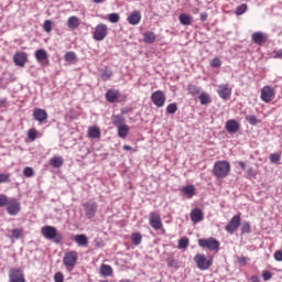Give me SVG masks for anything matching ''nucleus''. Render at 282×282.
Here are the masks:
<instances>
[{
  "label": "nucleus",
  "instance_id": "864d4df0",
  "mask_svg": "<svg viewBox=\"0 0 282 282\" xmlns=\"http://www.w3.org/2000/svg\"><path fill=\"white\" fill-rule=\"evenodd\" d=\"M262 279L263 281H270V279H272V272L267 270L262 271Z\"/></svg>",
  "mask_w": 282,
  "mask_h": 282
},
{
  "label": "nucleus",
  "instance_id": "72a5a7b5",
  "mask_svg": "<svg viewBox=\"0 0 282 282\" xmlns=\"http://www.w3.org/2000/svg\"><path fill=\"white\" fill-rule=\"evenodd\" d=\"M21 235H23V229L15 228L11 230V235L8 236L9 239H21Z\"/></svg>",
  "mask_w": 282,
  "mask_h": 282
},
{
  "label": "nucleus",
  "instance_id": "338daca9",
  "mask_svg": "<svg viewBox=\"0 0 282 282\" xmlns=\"http://www.w3.org/2000/svg\"><path fill=\"white\" fill-rule=\"evenodd\" d=\"M123 151H131V145H123Z\"/></svg>",
  "mask_w": 282,
  "mask_h": 282
},
{
  "label": "nucleus",
  "instance_id": "0eeeda50",
  "mask_svg": "<svg viewBox=\"0 0 282 282\" xmlns=\"http://www.w3.org/2000/svg\"><path fill=\"white\" fill-rule=\"evenodd\" d=\"M7 213L11 217L17 216L18 213H21V203L14 198H9V203L7 204Z\"/></svg>",
  "mask_w": 282,
  "mask_h": 282
},
{
  "label": "nucleus",
  "instance_id": "9b49d317",
  "mask_svg": "<svg viewBox=\"0 0 282 282\" xmlns=\"http://www.w3.org/2000/svg\"><path fill=\"white\" fill-rule=\"evenodd\" d=\"M9 282H25L23 269L13 268L9 271Z\"/></svg>",
  "mask_w": 282,
  "mask_h": 282
},
{
  "label": "nucleus",
  "instance_id": "e2e57ef3",
  "mask_svg": "<svg viewBox=\"0 0 282 282\" xmlns=\"http://www.w3.org/2000/svg\"><path fill=\"white\" fill-rule=\"evenodd\" d=\"M249 259L247 257H240L238 258V262L239 263H246V261H248Z\"/></svg>",
  "mask_w": 282,
  "mask_h": 282
},
{
  "label": "nucleus",
  "instance_id": "a878e982",
  "mask_svg": "<svg viewBox=\"0 0 282 282\" xmlns=\"http://www.w3.org/2000/svg\"><path fill=\"white\" fill-rule=\"evenodd\" d=\"M195 185H186L182 188V193L185 195V197H188L189 199L192 197H195Z\"/></svg>",
  "mask_w": 282,
  "mask_h": 282
},
{
  "label": "nucleus",
  "instance_id": "de8ad7c7",
  "mask_svg": "<svg viewBox=\"0 0 282 282\" xmlns=\"http://www.w3.org/2000/svg\"><path fill=\"white\" fill-rule=\"evenodd\" d=\"M108 20L110 23H118V21H120V15L118 13H110Z\"/></svg>",
  "mask_w": 282,
  "mask_h": 282
},
{
  "label": "nucleus",
  "instance_id": "2eb2a0df",
  "mask_svg": "<svg viewBox=\"0 0 282 282\" xmlns=\"http://www.w3.org/2000/svg\"><path fill=\"white\" fill-rule=\"evenodd\" d=\"M13 62L18 67H25V63H28V53L18 52L13 55Z\"/></svg>",
  "mask_w": 282,
  "mask_h": 282
},
{
  "label": "nucleus",
  "instance_id": "f8f14e48",
  "mask_svg": "<svg viewBox=\"0 0 282 282\" xmlns=\"http://www.w3.org/2000/svg\"><path fill=\"white\" fill-rule=\"evenodd\" d=\"M217 94L221 100H228L232 96V88L228 84H220L218 85Z\"/></svg>",
  "mask_w": 282,
  "mask_h": 282
},
{
  "label": "nucleus",
  "instance_id": "5fc2aeb1",
  "mask_svg": "<svg viewBox=\"0 0 282 282\" xmlns=\"http://www.w3.org/2000/svg\"><path fill=\"white\" fill-rule=\"evenodd\" d=\"M254 169H252V167H249L248 170H247V173H246V177H247V180H252V177H254Z\"/></svg>",
  "mask_w": 282,
  "mask_h": 282
},
{
  "label": "nucleus",
  "instance_id": "c03bdc74",
  "mask_svg": "<svg viewBox=\"0 0 282 282\" xmlns=\"http://www.w3.org/2000/svg\"><path fill=\"white\" fill-rule=\"evenodd\" d=\"M9 202H10V198H8L7 195L0 194V208L8 206Z\"/></svg>",
  "mask_w": 282,
  "mask_h": 282
},
{
  "label": "nucleus",
  "instance_id": "f03ea898",
  "mask_svg": "<svg viewBox=\"0 0 282 282\" xmlns=\"http://www.w3.org/2000/svg\"><path fill=\"white\" fill-rule=\"evenodd\" d=\"M41 232L45 239L54 241L55 243H61L63 241V235L56 230V227L44 226Z\"/></svg>",
  "mask_w": 282,
  "mask_h": 282
},
{
  "label": "nucleus",
  "instance_id": "7c9ffc66",
  "mask_svg": "<svg viewBox=\"0 0 282 282\" xmlns=\"http://www.w3.org/2000/svg\"><path fill=\"white\" fill-rule=\"evenodd\" d=\"M124 122H126V119L122 115H117V116H113L112 118V124L117 128L124 126Z\"/></svg>",
  "mask_w": 282,
  "mask_h": 282
},
{
  "label": "nucleus",
  "instance_id": "20e7f679",
  "mask_svg": "<svg viewBox=\"0 0 282 282\" xmlns=\"http://www.w3.org/2000/svg\"><path fill=\"white\" fill-rule=\"evenodd\" d=\"M63 263L68 270L69 268L74 269L76 263H78V252H76L75 250L66 252L63 258Z\"/></svg>",
  "mask_w": 282,
  "mask_h": 282
},
{
  "label": "nucleus",
  "instance_id": "bb28decb",
  "mask_svg": "<svg viewBox=\"0 0 282 282\" xmlns=\"http://www.w3.org/2000/svg\"><path fill=\"white\" fill-rule=\"evenodd\" d=\"M74 239L76 243L82 247H87L89 243V239H87V236L84 234L76 235Z\"/></svg>",
  "mask_w": 282,
  "mask_h": 282
},
{
  "label": "nucleus",
  "instance_id": "f704fd0d",
  "mask_svg": "<svg viewBox=\"0 0 282 282\" xmlns=\"http://www.w3.org/2000/svg\"><path fill=\"white\" fill-rule=\"evenodd\" d=\"M246 12H248V4L242 3L236 8L235 14L241 17V14H246Z\"/></svg>",
  "mask_w": 282,
  "mask_h": 282
},
{
  "label": "nucleus",
  "instance_id": "c9c22d12",
  "mask_svg": "<svg viewBox=\"0 0 282 282\" xmlns=\"http://www.w3.org/2000/svg\"><path fill=\"white\" fill-rule=\"evenodd\" d=\"M131 241L133 246H140V243H142V234L140 232L132 234Z\"/></svg>",
  "mask_w": 282,
  "mask_h": 282
},
{
  "label": "nucleus",
  "instance_id": "412c9836",
  "mask_svg": "<svg viewBox=\"0 0 282 282\" xmlns=\"http://www.w3.org/2000/svg\"><path fill=\"white\" fill-rule=\"evenodd\" d=\"M155 39H158V36L153 31H147L143 33V41L148 45H153V43H155Z\"/></svg>",
  "mask_w": 282,
  "mask_h": 282
},
{
  "label": "nucleus",
  "instance_id": "aec40b11",
  "mask_svg": "<svg viewBox=\"0 0 282 282\" xmlns=\"http://www.w3.org/2000/svg\"><path fill=\"white\" fill-rule=\"evenodd\" d=\"M120 98V91L116 90V89H109L106 93V100L108 102H116V100H118Z\"/></svg>",
  "mask_w": 282,
  "mask_h": 282
},
{
  "label": "nucleus",
  "instance_id": "4c0bfd02",
  "mask_svg": "<svg viewBox=\"0 0 282 282\" xmlns=\"http://www.w3.org/2000/svg\"><path fill=\"white\" fill-rule=\"evenodd\" d=\"M241 232L242 235H250V232H252V227L250 226V223L248 221L242 223Z\"/></svg>",
  "mask_w": 282,
  "mask_h": 282
},
{
  "label": "nucleus",
  "instance_id": "473e14b6",
  "mask_svg": "<svg viewBox=\"0 0 282 282\" xmlns=\"http://www.w3.org/2000/svg\"><path fill=\"white\" fill-rule=\"evenodd\" d=\"M187 91L188 94H191V96H199V94L202 93V88L199 86L191 84L187 87Z\"/></svg>",
  "mask_w": 282,
  "mask_h": 282
},
{
  "label": "nucleus",
  "instance_id": "9d476101",
  "mask_svg": "<svg viewBox=\"0 0 282 282\" xmlns=\"http://www.w3.org/2000/svg\"><path fill=\"white\" fill-rule=\"evenodd\" d=\"M241 226V216L235 215L230 221L226 225L225 230L229 232V235H235V231Z\"/></svg>",
  "mask_w": 282,
  "mask_h": 282
},
{
  "label": "nucleus",
  "instance_id": "774afa93",
  "mask_svg": "<svg viewBox=\"0 0 282 282\" xmlns=\"http://www.w3.org/2000/svg\"><path fill=\"white\" fill-rule=\"evenodd\" d=\"M94 3H105V0H94Z\"/></svg>",
  "mask_w": 282,
  "mask_h": 282
},
{
  "label": "nucleus",
  "instance_id": "603ef678",
  "mask_svg": "<svg viewBox=\"0 0 282 282\" xmlns=\"http://www.w3.org/2000/svg\"><path fill=\"white\" fill-rule=\"evenodd\" d=\"M54 281L55 282H64L65 281V275H63L62 272H57L54 274Z\"/></svg>",
  "mask_w": 282,
  "mask_h": 282
},
{
  "label": "nucleus",
  "instance_id": "ddd939ff",
  "mask_svg": "<svg viewBox=\"0 0 282 282\" xmlns=\"http://www.w3.org/2000/svg\"><path fill=\"white\" fill-rule=\"evenodd\" d=\"M260 98L262 102H272L274 100V88L270 86L262 87Z\"/></svg>",
  "mask_w": 282,
  "mask_h": 282
},
{
  "label": "nucleus",
  "instance_id": "37998d69",
  "mask_svg": "<svg viewBox=\"0 0 282 282\" xmlns=\"http://www.w3.org/2000/svg\"><path fill=\"white\" fill-rule=\"evenodd\" d=\"M177 112V104L173 102L167 105L166 107V113L173 115Z\"/></svg>",
  "mask_w": 282,
  "mask_h": 282
},
{
  "label": "nucleus",
  "instance_id": "a211bd4d",
  "mask_svg": "<svg viewBox=\"0 0 282 282\" xmlns=\"http://www.w3.org/2000/svg\"><path fill=\"white\" fill-rule=\"evenodd\" d=\"M225 129L231 134L237 133V131H239V121L229 119L225 124Z\"/></svg>",
  "mask_w": 282,
  "mask_h": 282
},
{
  "label": "nucleus",
  "instance_id": "f3484780",
  "mask_svg": "<svg viewBox=\"0 0 282 282\" xmlns=\"http://www.w3.org/2000/svg\"><path fill=\"white\" fill-rule=\"evenodd\" d=\"M33 118L37 122H45V120H47V111L45 109L35 108L33 110Z\"/></svg>",
  "mask_w": 282,
  "mask_h": 282
},
{
  "label": "nucleus",
  "instance_id": "a19ab883",
  "mask_svg": "<svg viewBox=\"0 0 282 282\" xmlns=\"http://www.w3.org/2000/svg\"><path fill=\"white\" fill-rule=\"evenodd\" d=\"M66 63H74L76 61V53L67 52L64 56Z\"/></svg>",
  "mask_w": 282,
  "mask_h": 282
},
{
  "label": "nucleus",
  "instance_id": "f257e3e1",
  "mask_svg": "<svg viewBox=\"0 0 282 282\" xmlns=\"http://www.w3.org/2000/svg\"><path fill=\"white\" fill-rule=\"evenodd\" d=\"M213 175L218 180H224L230 175V162L217 161L214 163Z\"/></svg>",
  "mask_w": 282,
  "mask_h": 282
},
{
  "label": "nucleus",
  "instance_id": "4be33fe9",
  "mask_svg": "<svg viewBox=\"0 0 282 282\" xmlns=\"http://www.w3.org/2000/svg\"><path fill=\"white\" fill-rule=\"evenodd\" d=\"M251 41L256 43V45H263V43H265V37L263 36V33L254 32L251 35Z\"/></svg>",
  "mask_w": 282,
  "mask_h": 282
},
{
  "label": "nucleus",
  "instance_id": "3c124183",
  "mask_svg": "<svg viewBox=\"0 0 282 282\" xmlns=\"http://www.w3.org/2000/svg\"><path fill=\"white\" fill-rule=\"evenodd\" d=\"M28 138L31 142H34V140H36V131L34 129H30L28 131Z\"/></svg>",
  "mask_w": 282,
  "mask_h": 282
},
{
  "label": "nucleus",
  "instance_id": "7ed1b4c3",
  "mask_svg": "<svg viewBox=\"0 0 282 282\" xmlns=\"http://www.w3.org/2000/svg\"><path fill=\"white\" fill-rule=\"evenodd\" d=\"M194 261L198 270H208L213 265V257H206L202 253H197L194 257Z\"/></svg>",
  "mask_w": 282,
  "mask_h": 282
},
{
  "label": "nucleus",
  "instance_id": "c85d7f7f",
  "mask_svg": "<svg viewBox=\"0 0 282 282\" xmlns=\"http://www.w3.org/2000/svg\"><path fill=\"white\" fill-rule=\"evenodd\" d=\"M63 156H53L50 160V164L53 169H61V166H63Z\"/></svg>",
  "mask_w": 282,
  "mask_h": 282
},
{
  "label": "nucleus",
  "instance_id": "dca6fc26",
  "mask_svg": "<svg viewBox=\"0 0 282 282\" xmlns=\"http://www.w3.org/2000/svg\"><path fill=\"white\" fill-rule=\"evenodd\" d=\"M189 217L193 224H199V221H204V212L199 208H194L192 209Z\"/></svg>",
  "mask_w": 282,
  "mask_h": 282
},
{
  "label": "nucleus",
  "instance_id": "8fccbe9b",
  "mask_svg": "<svg viewBox=\"0 0 282 282\" xmlns=\"http://www.w3.org/2000/svg\"><path fill=\"white\" fill-rule=\"evenodd\" d=\"M212 67H221V59L219 57H215L210 61Z\"/></svg>",
  "mask_w": 282,
  "mask_h": 282
},
{
  "label": "nucleus",
  "instance_id": "4d7b16f0",
  "mask_svg": "<svg viewBox=\"0 0 282 282\" xmlns=\"http://www.w3.org/2000/svg\"><path fill=\"white\" fill-rule=\"evenodd\" d=\"M167 265L169 268H177V260L169 258Z\"/></svg>",
  "mask_w": 282,
  "mask_h": 282
},
{
  "label": "nucleus",
  "instance_id": "052dcab7",
  "mask_svg": "<svg viewBox=\"0 0 282 282\" xmlns=\"http://www.w3.org/2000/svg\"><path fill=\"white\" fill-rule=\"evenodd\" d=\"M251 282H261V278H259V275H252Z\"/></svg>",
  "mask_w": 282,
  "mask_h": 282
},
{
  "label": "nucleus",
  "instance_id": "0e129e2a",
  "mask_svg": "<svg viewBox=\"0 0 282 282\" xmlns=\"http://www.w3.org/2000/svg\"><path fill=\"white\" fill-rule=\"evenodd\" d=\"M238 165L242 169V171H246V162L240 161L238 162Z\"/></svg>",
  "mask_w": 282,
  "mask_h": 282
},
{
  "label": "nucleus",
  "instance_id": "39448f33",
  "mask_svg": "<svg viewBox=\"0 0 282 282\" xmlns=\"http://www.w3.org/2000/svg\"><path fill=\"white\" fill-rule=\"evenodd\" d=\"M83 208L87 219H94V217H96V213H98V203L88 200L83 204Z\"/></svg>",
  "mask_w": 282,
  "mask_h": 282
},
{
  "label": "nucleus",
  "instance_id": "09e8293b",
  "mask_svg": "<svg viewBox=\"0 0 282 282\" xmlns=\"http://www.w3.org/2000/svg\"><path fill=\"white\" fill-rule=\"evenodd\" d=\"M112 72L110 69H106L101 73L102 80H109L112 76Z\"/></svg>",
  "mask_w": 282,
  "mask_h": 282
},
{
  "label": "nucleus",
  "instance_id": "680f3d73",
  "mask_svg": "<svg viewBox=\"0 0 282 282\" xmlns=\"http://www.w3.org/2000/svg\"><path fill=\"white\" fill-rule=\"evenodd\" d=\"M275 58H282V48L275 52Z\"/></svg>",
  "mask_w": 282,
  "mask_h": 282
},
{
  "label": "nucleus",
  "instance_id": "69168bd1",
  "mask_svg": "<svg viewBox=\"0 0 282 282\" xmlns=\"http://www.w3.org/2000/svg\"><path fill=\"white\" fill-rule=\"evenodd\" d=\"M7 102H8V99L1 98L0 99V107H3V105H6Z\"/></svg>",
  "mask_w": 282,
  "mask_h": 282
},
{
  "label": "nucleus",
  "instance_id": "bf43d9fd",
  "mask_svg": "<svg viewBox=\"0 0 282 282\" xmlns=\"http://www.w3.org/2000/svg\"><path fill=\"white\" fill-rule=\"evenodd\" d=\"M208 20V13L204 12V13H200V21H207Z\"/></svg>",
  "mask_w": 282,
  "mask_h": 282
},
{
  "label": "nucleus",
  "instance_id": "a18cd8bd",
  "mask_svg": "<svg viewBox=\"0 0 282 282\" xmlns=\"http://www.w3.org/2000/svg\"><path fill=\"white\" fill-rule=\"evenodd\" d=\"M24 177H33L34 176V169L26 166L23 169Z\"/></svg>",
  "mask_w": 282,
  "mask_h": 282
},
{
  "label": "nucleus",
  "instance_id": "2f4dec72",
  "mask_svg": "<svg viewBox=\"0 0 282 282\" xmlns=\"http://www.w3.org/2000/svg\"><path fill=\"white\" fill-rule=\"evenodd\" d=\"M88 135L96 140V138H100V128L98 127H90L88 128Z\"/></svg>",
  "mask_w": 282,
  "mask_h": 282
},
{
  "label": "nucleus",
  "instance_id": "b1692460",
  "mask_svg": "<svg viewBox=\"0 0 282 282\" xmlns=\"http://www.w3.org/2000/svg\"><path fill=\"white\" fill-rule=\"evenodd\" d=\"M79 25H80V20H78V17L73 15L68 18L67 28H69V30H76V28H78Z\"/></svg>",
  "mask_w": 282,
  "mask_h": 282
},
{
  "label": "nucleus",
  "instance_id": "c756f323",
  "mask_svg": "<svg viewBox=\"0 0 282 282\" xmlns=\"http://www.w3.org/2000/svg\"><path fill=\"white\" fill-rule=\"evenodd\" d=\"M35 58L39 63H42V61H47V52L45 50L40 48L35 52Z\"/></svg>",
  "mask_w": 282,
  "mask_h": 282
},
{
  "label": "nucleus",
  "instance_id": "58836bf2",
  "mask_svg": "<svg viewBox=\"0 0 282 282\" xmlns=\"http://www.w3.org/2000/svg\"><path fill=\"white\" fill-rule=\"evenodd\" d=\"M178 250H186L188 248V238L183 237L178 240Z\"/></svg>",
  "mask_w": 282,
  "mask_h": 282
},
{
  "label": "nucleus",
  "instance_id": "423d86ee",
  "mask_svg": "<svg viewBox=\"0 0 282 282\" xmlns=\"http://www.w3.org/2000/svg\"><path fill=\"white\" fill-rule=\"evenodd\" d=\"M198 246L200 248H207V250H210V251L219 250V242L217 241V239L213 237L199 239Z\"/></svg>",
  "mask_w": 282,
  "mask_h": 282
},
{
  "label": "nucleus",
  "instance_id": "6ab92c4d",
  "mask_svg": "<svg viewBox=\"0 0 282 282\" xmlns=\"http://www.w3.org/2000/svg\"><path fill=\"white\" fill-rule=\"evenodd\" d=\"M142 21V14L140 11H133L129 17H128V23L130 25H138Z\"/></svg>",
  "mask_w": 282,
  "mask_h": 282
},
{
  "label": "nucleus",
  "instance_id": "1a4fd4ad",
  "mask_svg": "<svg viewBox=\"0 0 282 282\" xmlns=\"http://www.w3.org/2000/svg\"><path fill=\"white\" fill-rule=\"evenodd\" d=\"M108 34V28L107 24L100 23L95 28L93 39L95 41H105Z\"/></svg>",
  "mask_w": 282,
  "mask_h": 282
},
{
  "label": "nucleus",
  "instance_id": "ea45409f",
  "mask_svg": "<svg viewBox=\"0 0 282 282\" xmlns=\"http://www.w3.org/2000/svg\"><path fill=\"white\" fill-rule=\"evenodd\" d=\"M269 160H270L271 164H279V162H281V154L272 153V154H270Z\"/></svg>",
  "mask_w": 282,
  "mask_h": 282
},
{
  "label": "nucleus",
  "instance_id": "6e6d98bb",
  "mask_svg": "<svg viewBox=\"0 0 282 282\" xmlns=\"http://www.w3.org/2000/svg\"><path fill=\"white\" fill-rule=\"evenodd\" d=\"M10 181V174H0V184H6V182Z\"/></svg>",
  "mask_w": 282,
  "mask_h": 282
},
{
  "label": "nucleus",
  "instance_id": "cd10ccee",
  "mask_svg": "<svg viewBox=\"0 0 282 282\" xmlns=\"http://www.w3.org/2000/svg\"><path fill=\"white\" fill-rule=\"evenodd\" d=\"M178 21L181 25H191L193 23V18L186 13H181L178 17Z\"/></svg>",
  "mask_w": 282,
  "mask_h": 282
},
{
  "label": "nucleus",
  "instance_id": "6e6552de",
  "mask_svg": "<svg viewBox=\"0 0 282 282\" xmlns=\"http://www.w3.org/2000/svg\"><path fill=\"white\" fill-rule=\"evenodd\" d=\"M151 100L155 107L162 108L166 104V95L162 90H155L151 95Z\"/></svg>",
  "mask_w": 282,
  "mask_h": 282
},
{
  "label": "nucleus",
  "instance_id": "393cba45",
  "mask_svg": "<svg viewBox=\"0 0 282 282\" xmlns=\"http://www.w3.org/2000/svg\"><path fill=\"white\" fill-rule=\"evenodd\" d=\"M99 273L101 276H111V274H113V269L109 264H101Z\"/></svg>",
  "mask_w": 282,
  "mask_h": 282
},
{
  "label": "nucleus",
  "instance_id": "13d9d810",
  "mask_svg": "<svg viewBox=\"0 0 282 282\" xmlns=\"http://www.w3.org/2000/svg\"><path fill=\"white\" fill-rule=\"evenodd\" d=\"M273 259H275V261H282V250H278L274 252L273 254Z\"/></svg>",
  "mask_w": 282,
  "mask_h": 282
},
{
  "label": "nucleus",
  "instance_id": "79ce46f5",
  "mask_svg": "<svg viewBox=\"0 0 282 282\" xmlns=\"http://www.w3.org/2000/svg\"><path fill=\"white\" fill-rule=\"evenodd\" d=\"M247 122H249V124H251L252 127H256V124H258L259 119H257V116L254 115H249L246 117Z\"/></svg>",
  "mask_w": 282,
  "mask_h": 282
},
{
  "label": "nucleus",
  "instance_id": "49530a36",
  "mask_svg": "<svg viewBox=\"0 0 282 282\" xmlns=\"http://www.w3.org/2000/svg\"><path fill=\"white\" fill-rule=\"evenodd\" d=\"M43 30H44V32H47V34H50V32H52V21L51 20L44 21Z\"/></svg>",
  "mask_w": 282,
  "mask_h": 282
},
{
  "label": "nucleus",
  "instance_id": "4468645a",
  "mask_svg": "<svg viewBox=\"0 0 282 282\" xmlns=\"http://www.w3.org/2000/svg\"><path fill=\"white\" fill-rule=\"evenodd\" d=\"M149 225L154 230L162 229V217L160 216V214H158L155 212L150 213Z\"/></svg>",
  "mask_w": 282,
  "mask_h": 282
},
{
  "label": "nucleus",
  "instance_id": "5701e85b",
  "mask_svg": "<svg viewBox=\"0 0 282 282\" xmlns=\"http://www.w3.org/2000/svg\"><path fill=\"white\" fill-rule=\"evenodd\" d=\"M117 134L118 138H121V140H124L127 135H129V126L124 123L123 126H119L117 128Z\"/></svg>",
  "mask_w": 282,
  "mask_h": 282
},
{
  "label": "nucleus",
  "instance_id": "e433bc0d",
  "mask_svg": "<svg viewBox=\"0 0 282 282\" xmlns=\"http://www.w3.org/2000/svg\"><path fill=\"white\" fill-rule=\"evenodd\" d=\"M198 100H199L200 105H210V97L206 93H202L198 96Z\"/></svg>",
  "mask_w": 282,
  "mask_h": 282
}]
</instances>
